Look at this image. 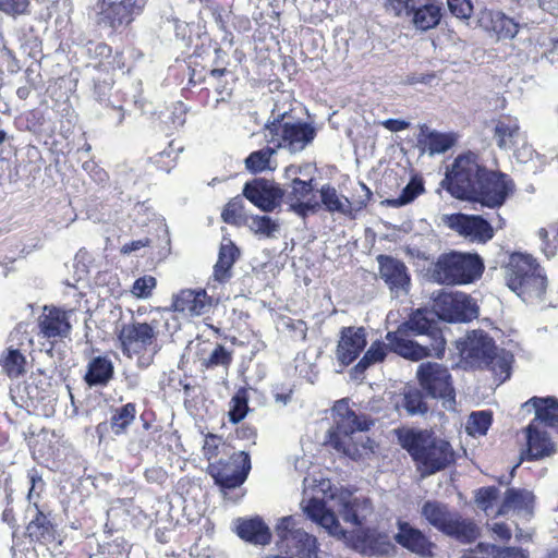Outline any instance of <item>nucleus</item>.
<instances>
[{
  "label": "nucleus",
  "instance_id": "nucleus-64",
  "mask_svg": "<svg viewBox=\"0 0 558 558\" xmlns=\"http://www.w3.org/2000/svg\"><path fill=\"white\" fill-rule=\"evenodd\" d=\"M145 477L148 482H162L166 478V473L159 468H151L146 470Z\"/></svg>",
  "mask_w": 558,
  "mask_h": 558
},
{
  "label": "nucleus",
  "instance_id": "nucleus-61",
  "mask_svg": "<svg viewBox=\"0 0 558 558\" xmlns=\"http://www.w3.org/2000/svg\"><path fill=\"white\" fill-rule=\"evenodd\" d=\"M490 529L493 533L502 541H508L511 537L510 529L504 523H493Z\"/></svg>",
  "mask_w": 558,
  "mask_h": 558
},
{
  "label": "nucleus",
  "instance_id": "nucleus-41",
  "mask_svg": "<svg viewBox=\"0 0 558 558\" xmlns=\"http://www.w3.org/2000/svg\"><path fill=\"white\" fill-rule=\"evenodd\" d=\"M453 137L448 134L430 132L424 140V145L429 155L442 154L453 145Z\"/></svg>",
  "mask_w": 558,
  "mask_h": 558
},
{
  "label": "nucleus",
  "instance_id": "nucleus-53",
  "mask_svg": "<svg viewBox=\"0 0 558 558\" xmlns=\"http://www.w3.org/2000/svg\"><path fill=\"white\" fill-rule=\"evenodd\" d=\"M231 362L230 353L222 347L216 345V348L210 353L209 357L206 360L205 364L207 367L218 366V365H228Z\"/></svg>",
  "mask_w": 558,
  "mask_h": 558
},
{
  "label": "nucleus",
  "instance_id": "nucleus-50",
  "mask_svg": "<svg viewBox=\"0 0 558 558\" xmlns=\"http://www.w3.org/2000/svg\"><path fill=\"white\" fill-rule=\"evenodd\" d=\"M389 548L390 544L386 542L375 541L373 544V539L369 536H367V539L363 544L356 545V549L367 556L384 555L388 553Z\"/></svg>",
  "mask_w": 558,
  "mask_h": 558
},
{
  "label": "nucleus",
  "instance_id": "nucleus-5",
  "mask_svg": "<svg viewBox=\"0 0 558 558\" xmlns=\"http://www.w3.org/2000/svg\"><path fill=\"white\" fill-rule=\"evenodd\" d=\"M331 492V482L322 475L310 474L303 480V497L300 506L303 513L324 529L330 536L342 539L345 531L340 525L333 511L326 508L324 498Z\"/></svg>",
  "mask_w": 558,
  "mask_h": 558
},
{
  "label": "nucleus",
  "instance_id": "nucleus-37",
  "mask_svg": "<svg viewBox=\"0 0 558 558\" xmlns=\"http://www.w3.org/2000/svg\"><path fill=\"white\" fill-rule=\"evenodd\" d=\"M275 149L270 147L252 153L246 159V168L252 172H262L265 170H272L275 166L271 162V156Z\"/></svg>",
  "mask_w": 558,
  "mask_h": 558
},
{
  "label": "nucleus",
  "instance_id": "nucleus-12",
  "mask_svg": "<svg viewBox=\"0 0 558 558\" xmlns=\"http://www.w3.org/2000/svg\"><path fill=\"white\" fill-rule=\"evenodd\" d=\"M434 314L449 323L469 322L477 317L474 299L463 292H441L433 301Z\"/></svg>",
  "mask_w": 558,
  "mask_h": 558
},
{
  "label": "nucleus",
  "instance_id": "nucleus-59",
  "mask_svg": "<svg viewBox=\"0 0 558 558\" xmlns=\"http://www.w3.org/2000/svg\"><path fill=\"white\" fill-rule=\"evenodd\" d=\"M381 125L390 132H399L408 129L410 123L399 119H388L381 122Z\"/></svg>",
  "mask_w": 558,
  "mask_h": 558
},
{
  "label": "nucleus",
  "instance_id": "nucleus-56",
  "mask_svg": "<svg viewBox=\"0 0 558 558\" xmlns=\"http://www.w3.org/2000/svg\"><path fill=\"white\" fill-rule=\"evenodd\" d=\"M220 444V439L215 435H208L205 438L203 451L208 460L217 454V448Z\"/></svg>",
  "mask_w": 558,
  "mask_h": 558
},
{
  "label": "nucleus",
  "instance_id": "nucleus-18",
  "mask_svg": "<svg viewBox=\"0 0 558 558\" xmlns=\"http://www.w3.org/2000/svg\"><path fill=\"white\" fill-rule=\"evenodd\" d=\"M251 470V460L245 451H239L230 457L222 465L211 464L209 472L216 483L226 488H235L242 485Z\"/></svg>",
  "mask_w": 558,
  "mask_h": 558
},
{
  "label": "nucleus",
  "instance_id": "nucleus-52",
  "mask_svg": "<svg viewBox=\"0 0 558 558\" xmlns=\"http://www.w3.org/2000/svg\"><path fill=\"white\" fill-rule=\"evenodd\" d=\"M450 12L458 19H469L473 7L469 0H447Z\"/></svg>",
  "mask_w": 558,
  "mask_h": 558
},
{
  "label": "nucleus",
  "instance_id": "nucleus-25",
  "mask_svg": "<svg viewBox=\"0 0 558 558\" xmlns=\"http://www.w3.org/2000/svg\"><path fill=\"white\" fill-rule=\"evenodd\" d=\"M478 23L482 28L494 34L497 39H512L519 31V25L499 11H482Z\"/></svg>",
  "mask_w": 558,
  "mask_h": 558
},
{
  "label": "nucleus",
  "instance_id": "nucleus-40",
  "mask_svg": "<svg viewBox=\"0 0 558 558\" xmlns=\"http://www.w3.org/2000/svg\"><path fill=\"white\" fill-rule=\"evenodd\" d=\"M492 424V415L486 411L473 412L466 422L465 429L469 435L484 436Z\"/></svg>",
  "mask_w": 558,
  "mask_h": 558
},
{
  "label": "nucleus",
  "instance_id": "nucleus-8",
  "mask_svg": "<svg viewBox=\"0 0 558 558\" xmlns=\"http://www.w3.org/2000/svg\"><path fill=\"white\" fill-rule=\"evenodd\" d=\"M277 547L287 558H319L317 538L300 527L298 515L279 518L275 524Z\"/></svg>",
  "mask_w": 558,
  "mask_h": 558
},
{
  "label": "nucleus",
  "instance_id": "nucleus-31",
  "mask_svg": "<svg viewBox=\"0 0 558 558\" xmlns=\"http://www.w3.org/2000/svg\"><path fill=\"white\" fill-rule=\"evenodd\" d=\"M114 372L110 359L97 356L90 360L85 374V381L88 386H105L112 378Z\"/></svg>",
  "mask_w": 558,
  "mask_h": 558
},
{
  "label": "nucleus",
  "instance_id": "nucleus-14",
  "mask_svg": "<svg viewBox=\"0 0 558 558\" xmlns=\"http://www.w3.org/2000/svg\"><path fill=\"white\" fill-rule=\"evenodd\" d=\"M315 131L305 123H281L274 121L266 126L265 137L277 147L298 153L305 148L314 138Z\"/></svg>",
  "mask_w": 558,
  "mask_h": 558
},
{
  "label": "nucleus",
  "instance_id": "nucleus-39",
  "mask_svg": "<svg viewBox=\"0 0 558 558\" xmlns=\"http://www.w3.org/2000/svg\"><path fill=\"white\" fill-rule=\"evenodd\" d=\"M136 408L133 403H128L120 408L111 418V429L116 435L125 432L128 426L134 421Z\"/></svg>",
  "mask_w": 558,
  "mask_h": 558
},
{
  "label": "nucleus",
  "instance_id": "nucleus-57",
  "mask_svg": "<svg viewBox=\"0 0 558 558\" xmlns=\"http://www.w3.org/2000/svg\"><path fill=\"white\" fill-rule=\"evenodd\" d=\"M231 267L225 262L217 260L214 267V278L216 281L223 282L231 277Z\"/></svg>",
  "mask_w": 558,
  "mask_h": 558
},
{
  "label": "nucleus",
  "instance_id": "nucleus-7",
  "mask_svg": "<svg viewBox=\"0 0 558 558\" xmlns=\"http://www.w3.org/2000/svg\"><path fill=\"white\" fill-rule=\"evenodd\" d=\"M484 270L478 255L450 252L441 254L432 265L429 275L433 281L446 286L470 284L477 280Z\"/></svg>",
  "mask_w": 558,
  "mask_h": 558
},
{
  "label": "nucleus",
  "instance_id": "nucleus-6",
  "mask_svg": "<svg viewBox=\"0 0 558 558\" xmlns=\"http://www.w3.org/2000/svg\"><path fill=\"white\" fill-rule=\"evenodd\" d=\"M507 286L524 302L541 299L546 290V278L535 258L517 252L509 256L505 267Z\"/></svg>",
  "mask_w": 558,
  "mask_h": 558
},
{
  "label": "nucleus",
  "instance_id": "nucleus-49",
  "mask_svg": "<svg viewBox=\"0 0 558 558\" xmlns=\"http://www.w3.org/2000/svg\"><path fill=\"white\" fill-rule=\"evenodd\" d=\"M478 548L481 553L485 551L490 555H496L498 558H529L524 550L514 547L499 549L494 545L480 544Z\"/></svg>",
  "mask_w": 558,
  "mask_h": 558
},
{
  "label": "nucleus",
  "instance_id": "nucleus-27",
  "mask_svg": "<svg viewBox=\"0 0 558 558\" xmlns=\"http://www.w3.org/2000/svg\"><path fill=\"white\" fill-rule=\"evenodd\" d=\"M534 496L527 489L509 488L506 490L502 502L496 511L498 515L517 513L529 515L532 512Z\"/></svg>",
  "mask_w": 558,
  "mask_h": 558
},
{
  "label": "nucleus",
  "instance_id": "nucleus-15",
  "mask_svg": "<svg viewBox=\"0 0 558 558\" xmlns=\"http://www.w3.org/2000/svg\"><path fill=\"white\" fill-rule=\"evenodd\" d=\"M145 5L146 0H98L95 5L97 23L111 28L128 25Z\"/></svg>",
  "mask_w": 558,
  "mask_h": 558
},
{
  "label": "nucleus",
  "instance_id": "nucleus-10",
  "mask_svg": "<svg viewBox=\"0 0 558 558\" xmlns=\"http://www.w3.org/2000/svg\"><path fill=\"white\" fill-rule=\"evenodd\" d=\"M421 512L429 524L447 535L463 542H471L476 537L475 525L462 520L458 513L450 512L442 504L427 501L423 505Z\"/></svg>",
  "mask_w": 558,
  "mask_h": 558
},
{
  "label": "nucleus",
  "instance_id": "nucleus-55",
  "mask_svg": "<svg viewBox=\"0 0 558 558\" xmlns=\"http://www.w3.org/2000/svg\"><path fill=\"white\" fill-rule=\"evenodd\" d=\"M236 253L238 250L234 244L230 240L225 239L220 246L218 260L232 266L235 260Z\"/></svg>",
  "mask_w": 558,
  "mask_h": 558
},
{
  "label": "nucleus",
  "instance_id": "nucleus-29",
  "mask_svg": "<svg viewBox=\"0 0 558 558\" xmlns=\"http://www.w3.org/2000/svg\"><path fill=\"white\" fill-rule=\"evenodd\" d=\"M236 534L244 541L255 545H266L271 539L269 527L259 518L236 521Z\"/></svg>",
  "mask_w": 558,
  "mask_h": 558
},
{
  "label": "nucleus",
  "instance_id": "nucleus-4",
  "mask_svg": "<svg viewBox=\"0 0 558 558\" xmlns=\"http://www.w3.org/2000/svg\"><path fill=\"white\" fill-rule=\"evenodd\" d=\"M399 440L417 463L422 476L440 471L453 459L449 442L426 430H402Z\"/></svg>",
  "mask_w": 558,
  "mask_h": 558
},
{
  "label": "nucleus",
  "instance_id": "nucleus-1",
  "mask_svg": "<svg viewBox=\"0 0 558 558\" xmlns=\"http://www.w3.org/2000/svg\"><path fill=\"white\" fill-rule=\"evenodd\" d=\"M442 185L456 198L492 208L501 206L511 191L510 181L505 174L481 169L473 154L459 156L454 160Z\"/></svg>",
  "mask_w": 558,
  "mask_h": 558
},
{
  "label": "nucleus",
  "instance_id": "nucleus-20",
  "mask_svg": "<svg viewBox=\"0 0 558 558\" xmlns=\"http://www.w3.org/2000/svg\"><path fill=\"white\" fill-rule=\"evenodd\" d=\"M74 310H62L54 306H45L38 318L40 333L45 338H65L70 335L71 318Z\"/></svg>",
  "mask_w": 558,
  "mask_h": 558
},
{
  "label": "nucleus",
  "instance_id": "nucleus-17",
  "mask_svg": "<svg viewBox=\"0 0 558 558\" xmlns=\"http://www.w3.org/2000/svg\"><path fill=\"white\" fill-rule=\"evenodd\" d=\"M462 361L470 367H484L488 365L490 356L495 353L493 340L483 331H472L458 342Z\"/></svg>",
  "mask_w": 558,
  "mask_h": 558
},
{
  "label": "nucleus",
  "instance_id": "nucleus-45",
  "mask_svg": "<svg viewBox=\"0 0 558 558\" xmlns=\"http://www.w3.org/2000/svg\"><path fill=\"white\" fill-rule=\"evenodd\" d=\"M387 354V347L383 342H374L364 354L363 359L356 365L357 368L364 371L368 366L384 361Z\"/></svg>",
  "mask_w": 558,
  "mask_h": 558
},
{
  "label": "nucleus",
  "instance_id": "nucleus-30",
  "mask_svg": "<svg viewBox=\"0 0 558 558\" xmlns=\"http://www.w3.org/2000/svg\"><path fill=\"white\" fill-rule=\"evenodd\" d=\"M525 433L529 459H539L554 453L555 446L545 432L539 430L534 424H530Z\"/></svg>",
  "mask_w": 558,
  "mask_h": 558
},
{
  "label": "nucleus",
  "instance_id": "nucleus-21",
  "mask_svg": "<svg viewBox=\"0 0 558 558\" xmlns=\"http://www.w3.org/2000/svg\"><path fill=\"white\" fill-rule=\"evenodd\" d=\"M330 498L335 501V507L342 519L354 525H361L372 511L367 499L356 497L348 490L331 493Z\"/></svg>",
  "mask_w": 558,
  "mask_h": 558
},
{
  "label": "nucleus",
  "instance_id": "nucleus-44",
  "mask_svg": "<svg viewBox=\"0 0 558 558\" xmlns=\"http://www.w3.org/2000/svg\"><path fill=\"white\" fill-rule=\"evenodd\" d=\"M424 192V186L421 180L413 179L402 190L401 194L389 203L393 206H403L413 202L418 195Z\"/></svg>",
  "mask_w": 558,
  "mask_h": 558
},
{
  "label": "nucleus",
  "instance_id": "nucleus-13",
  "mask_svg": "<svg viewBox=\"0 0 558 558\" xmlns=\"http://www.w3.org/2000/svg\"><path fill=\"white\" fill-rule=\"evenodd\" d=\"M416 377L421 387L433 398L442 400L446 409H451L454 403V390L448 369L438 363H422L416 371Z\"/></svg>",
  "mask_w": 558,
  "mask_h": 558
},
{
  "label": "nucleus",
  "instance_id": "nucleus-60",
  "mask_svg": "<svg viewBox=\"0 0 558 558\" xmlns=\"http://www.w3.org/2000/svg\"><path fill=\"white\" fill-rule=\"evenodd\" d=\"M29 481H31L32 486L29 488L27 498L31 501L33 499V496L36 493L37 488H39V489L43 488V480L38 475V472L36 470H32L29 472Z\"/></svg>",
  "mask_w": 558,
  "mask_h": 558
},
{
  "label": "nucleus",
  "instance_id": "nucleus-23",
  "mask_svg": "<svg viewBox=\"0 0 558 558\" xmlns=\"http://www.w3.org/2000/svg\"><path fill=\"white\" fill-rule=\"evenodd\" d=\"M244 196L264 211H271L282 197L281 190L267 180H254L243 189Z\"/></svg>",
  "mask_w": 558,
  "mask_h": 558
},
{
  "label": "nucleus",
  "instance_id": "nucleus-22",
  "mask_svg": "<svg viewBox=\"0 0 558 558\" xmlns=\"http://www.w3.org/2000/svg\"><path fill=\"white\" fill-rule=\"evenodd\" d=\"M366 343V331L363 327L342 328L336 351L337 360L344 366L351 364Z\"/></svg>",
  "mask_w": 558,
  "mask_h": 558
},
{
  "label": "nucleus",
  "instance_id": "nucleus-36",
  "mask_svg": "<svg viewBox=\"0 0 558 558\" xmlns=\"http://www.w3.org/2000/svg\"><path fill=\"white\" fill-rule=\"evenodd\" d=\"M248 228L259 236L276 238L279 233L280 225L268 216H253L250 219Z\"/></svg>",
  "mask_w": 558,
  "mask_h": 558
},
{
  "label": "nucleus",
  "instance_id": "nucleus-46",
  "mask_svg": "<svg viewBox=\"0 0 558 558\" xmlns=\"http://www.w3.org/2000/svg\"><path fill=\"white\" fill-rule=\"evenodd\" d=\"M403 407L410 414H417L426 411V407L421 392L414 388H408L404 391Z\"/></svg>",
  "mask_w": 558,
  "mask_h": 558
},
{
  "label": "nucleus",
  "instance_id": "nucleus-54",
  "mask_svg": "<svg viewBox=\"0 0 558 558\" xmlns=\"http://www.w3.org/2000/svg\"><path fill=\"white\" fill-rule=\"evenodd\" d=\"M28 5V0H0V10L11 15L25 14Z\"/></svg>",
  "mask_w": 558,
  "mask_h": 558
},
{
  "label": "nucleus",
  "instance_id": "nucleus-3",
  "mask_svg": "<svg viewBox=\"0 0 558 558\" xmlns=\"http://www.w3.org/2000/svg\"><path fill=\"white\" fill-rule=\"evenodd\" d=\"M333 425L328 432V442L339 452L353 460H363L374 453V442L362 432L368 429L365 418L359 417L342 399L332 408Z\"/></svg>",
  "mask_w": 558,
  "mask_h": 558
},
{
  "label": "nucleus",
  "instance_id": "nucleus-48",
  "mask_svg": "<svg viewBox=\"0 0 558 558\" xmlns=\"http://www.w3.org/2000/svg\"><path fill=\"white\" fill-rule=\"evenodd\" d=\"M156 279L153 276H144L135 280L132 294L137 299H148L156 288Z\"/></svg>",
  "mask_w": 558,
  "mask_h": 558
},
{
  "label": "nucleus",
  "instance_id": "nucleus-28",
  "mask_svg": "<svg viewBox=\"0 0 558 558\" xmlns=\"http://www.w3.org/2000/svg\"><path fill=\"white\" fill-rule=\"evenodd\" d=\"M312 180L304 181L294 178L292 181L291 192L288 196V202L291 208L299 215H306L307 211L315 208V201L313 195Z\"/></svg>",
  "mask_w": 558,
  "mask_h": 558
},
{
  "label": "nucleus",
  "instance_id": "nucleus-34",
  "mask_svg": "<svg viewBox=\"0 0 558 558\" xmlns=\"http://www.w3.org/2000/svg\"><path fill=\"white\" fill-rule=\"evenodd\" d=\"M497 145L502 149L511 148L520 135L518 120L510 117L499 119L495 124Z\"/></svg>",
  "mask_w": 558,
  "mask_h": 558
},
{
  "label": "nucleus",
  "instance_id": "nucleus-26",
  "mask_svg": "<svg viewBox=\"0 0 558 558\" xmlns=\"http://www.w3.org/2000/svg\"><path fill=\"white\" fill-rule=\"evenodd\" d=\"M395 539L399 545L416 555L428 556L432 554L433 544L420 530L408 522H398Z\"/></svg>",
  "mask_w": 558,
  "mask_h": 558
},
{
  "label": "nucleus",
  "instance_id": "nucleus-62",
  "mask_svg": "<svg viewBox=\"0 0 558 558\" xmlns=\"http://www.w3.org/2000/svg\"><path fill=\"white\" fill-rule=\"evenodd\" d=\"M148 244H149V240L148 239H142V240L132 241L130 243H125L121 247V253L130 254L132 252L138 251L142 247L147 246Z\"/></svg>",
  "mask_w": 558,
  "mask_h": 558
},
{
  "label": "nucleus",
  "instance_id": "nucleus-43",
  "mask_svg": "<svg viewBox=\"0 0 558 558\" xmlns=\"http://www.w3.org/2000/svg\"><path fill=\"white\" fill-rule=\"evenodd\" d=\"M248 405H247V396L244 390L238 391L229 403V420L233 424L241 422L247 414Z\"/></svg>",
  "mask_w": 558,
  "mask_h": 558
},
{
  "label": "nucleus",
  "instance_id": "nucleus-33",
  "mask_svg": "<svg viewBox=\"0 0 558 558\" xmlns=\"http://www.w3.org/2000/svg\"><path fill=\"white\" fill-rule=\"evenodd\" d=\"M530 404L535 410L536 420L558 429V400L551 397H534L525 403V405Z\"/></svg>",
  "mask_w": 558,
  "mask_h": 558
},
{
  "label": "nucleus",
  "instance_id": "nucleus-32",
  "mask_svg": "<svg viewBox=\"0 0 558 558\" xmlns=\"http://www.w3.org/2000/svg\"><path fill=\"white\" fill-rule=\"evenodd\" d=\"M410 15H412V23L417 29L428 31L438 25L441 11L440 8L434 3L416 5L415 2L414 9L411 10Z\"/></svg>",
  "mask_w": 558,
  "mask_h": 558
},
{
  "label": "nucleus",
  "instance_id": "nucleus-11",
  "mask_svg": "<svg viewBox=\"0 0 558 558\" xmlns=\"http://www.w3.org/2000/svg\"><path fill=\"white\" fill-rule=\"evenodd\" d=\"M10 344L0 354V367L11 379H17L27 373L28 362L25 352L33 345L26 326L19 325L11 333Z\"/></svg>",
  "mask_w": 558,
  "mask_h": 558
},
{
  "label": "nucleus",
  "instance_id": "nucleus-42",
  "mask_svg": "<svg viewBox=\"0 0 558 558\" xmlns=\"http://www.w3.org/2000/svg\"><path fill=\"white\" fill-rule=\"evenodd\" d=\"M498 499L499 490L496 487H484L476 494V504L487 515H498L496 514L497 510H495V507L499 508Z\"/></svg>",
  "mask_w": 558,
  "mask_h": 558
},
{
  "label": "nucleus",
  "instance_id": "nucleus-19",
  "mask_svg": "<svg viewBox=\"0 0 558 558\" xmlns=\"http://www.w3.org/2000/svg\"><path fill=\"white\" fill-rule=\"evenodd\" d=\"M379 275L393 296L407 295L410 291V276L405 265L390 256H378Z\"/></svg>",
  "mask_w": 558,
  "mask_h": 558
},
{
  "label": "nucleus",
  "instance_id": "nucleus-16",
  "mask_svg": "<svg viewBox=\"0 0 558 558\" xmlns=\"http://www.w3.org/2000/svg\"><path fill=\"white\" fill-rule=\"evenodd\" d=\"M441 221L472 242L486 243L494 236V229L490 222L478 215H444Z\"/></svg>",
  "mask_w": 558,
  "mask_h": 558
},
{
  "label": "nucleus",
  "instance_id": "nucleus-51",
  "mask_svg": "<svg viewBox=\"0 0 558 558\" xmlns=\"http://www.w3.org/2000/svg\"><path fill=\"white\" fill-rule=\"evenodd\" d=\"M415 0H384L386 10L397 16L402 14L410 15L414 9Z\"/></svg>",
  "mask_w": 558,
  "mask_h": 558
},
{
  "label": "nucleus",
  "instance_id": "nucleus-35",
  "mask_svg": "<svg viewBox=\"0 0 558 558\" xmlns=\"http://www.w3.org/2000/svg\"><path fill=\"white\" fill-rule=\"evenodd\" d=\"M320 198L327 210L332 213H339L344 216H351V203L350 201L340 195L336 189L330 186H324L320 190Z\"/></svg>",
  "mask_w": 558,
  "mask_h": 558
},
{
  "label": "nucleus",
  "instance_id": "nucleus-2",
  "mask_svg": "<svg viewBox=\"0 0 558 558\" xmlns=\"http://www.w3.org/2000/svg\"><path fill=\"white\" fill-rule=\"evenodd\" d=\"M435 315L426 310H417L410 319L395 332H388L386 339L390 349L397 354L413 361L426 356L440 357L446 341L434 328Z\"/></svg>",
  "mask_w": 558,
  "mask_h": 558
},
{
  "label": "nucleus",
  "instance_id": "nucleus-24",
  "mask_svg": "<svg viewBox=\"0 0 558 558\" xmlns=\"http://www.w3.org/2000/svg\"><path fill=\"white\" fill-rule=\"evenodd\" d=\"M211 298L205 290L185 289L173 296L172 307L189 317L207 314L211 308Z\"/></svg>",
  "mask_w": 558,
  "mask_h": 558
},
{
  "label": "nucleus",
  "instance_id": "nucleus-58",
  "mask_svg": "<svg viewBox=\"0 0 558 558\" xmlns=\"http://www.w3.org/2000/svg\"><path fill=\"white\" fill-rule=\"evenodd\" d=\"M231 267L225 262L217 260L214 267V278L216 281L223 282L231 277Z\"/></svg>",
  "mask_w": 558,
  "mask_h": 558
},
{
  "label": "nucleus",
  "instance_id": "nucleus-9",
  "mask_svg": "<svg viewBox=\"0 0 558 558\" xmlns=\"http://www.w3.org/2000/svg\"><path fill=\"white\" fill-rule=\"evenodd\" d=\"M156 329L157 324L133 322L123 325L119 333L123 353L131 359L136 357L140 366H148L157 352Z\"/></svg>",
  "mask_w": 558,
  "mask_h": 558
},
{
  "label": "nucleus",
  "instance_id": "nucleus-38",
  "mask_svg": "<svg viewBox=\"0 0 558 558\" xmlns=\"http://www.w3.org/2000/svg\"><path fill=\"white\" fill-rule=\"evenodd\" d=\"M512 362V355L509 352L501 351L500 353H494L490 356L488 365L497 377L499 383H504L510 376V365Z\"/></svg>",
  "mask_w": 558,
  "mask_h": 558
},
{
  "label": "nucleus",
  "instance_id": "nucleus-47",
  "mask_svg": "<svg viewBox=\"0 0 558 558\" xmlns=\"http://www.w3.org/2000/svg\"><path fill=\"white\" fill-rule=\"evenodd\" d=\"M538 236L542 241V251L547 257H551L555 255L558 248V230L555 228L541 229L538 231Z\"/></svg>",
  "mask_w": 558,
  "mask_h": 558
},
{
  "label": "nucleus",
  "instance_id": "nucleus-63",
  "mask_svg": "<svg viewBox=\"0 0 558 558\" xmlns=\"http://www.w3.org/2000/svg\"><path fill=\"white\" fill-rule=\"evenodd\" d=\"M222 219L228 223H233L238 217V207L235 203H229L221 214Z\"/></svg>",
  "mask_w": 558,
  "mask_h": 558
}]
</instances>
